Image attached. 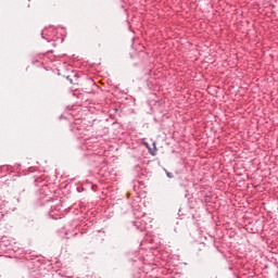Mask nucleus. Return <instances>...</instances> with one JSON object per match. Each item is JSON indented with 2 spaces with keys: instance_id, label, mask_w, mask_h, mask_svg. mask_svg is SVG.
Listing matches in <instances>:
<instances>
[{
  "instance_id": "obj_1",
  "label": "nucleus",
  "mask_w": 278,
  "mask_h": 278,
  "mask_svg": "<svg viewBox=\"0 0 278 278\" xmlns=\"http://www.w3.org/2000/svg\"><path fill=\"white\" fill-rule=\"evenodd\" d=\"M164 170H165L166 177H168V179H173V177H175L173 175V173L168 172L167 169H164Z\"/></svg>"
},
{
  "instance_id": "obj_2",
  "label": "nucleus",
  "mask_w": 278,
  "mask_h": 278,
  "mask_svg": "<svg viewBox=\"0 0 278 278\" xmlns=\"http://www.w3.org/2000/svg\"><path fill=\"white\" fill-rule=\"evenodd\" d=\"M66 79H67L71 84H73V79L71 78V76H67Z\"/></svg>"
}]
</instances>
